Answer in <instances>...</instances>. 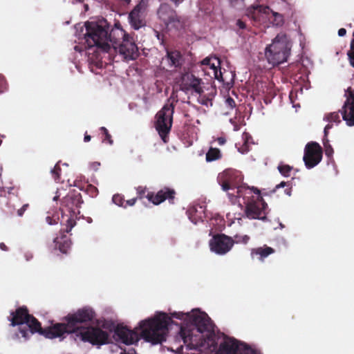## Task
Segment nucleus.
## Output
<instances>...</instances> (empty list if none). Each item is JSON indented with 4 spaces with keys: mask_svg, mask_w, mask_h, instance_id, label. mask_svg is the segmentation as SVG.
Wrapping results in <instances>:
<instances>
[{
    "mask_svg": "<svg viewBox=\"0 0 354 354\" xmlns=\"http://www.w3.org/2000/svg\"><path fill=\"white\" fill-rule=\"evenodd\" d=\"M187 88L192 89L195 93L201 95L203 93V89L201 86L202 80L200 78L196 77L195 75L191 74L187 77Z\"/></svg>",
    "mask_w": 354,
    "mask_h": 354,
    "instance_id": "25",
    "label": "nucleus"
},
{
    "mask_svg": "<svg viewBox=\"0 0 354 354\" xmlns=\"http://www.w3.org/2000/svg\"><path fill=\"white\" fill-rule=\"evenodd\" d=\"M230 5L239 10L243 8L245 6V0H229Z\"/></svg>",
    "mask_w": 354,
    "mask_h": 354,
    "instance_id": "38",
    "label": "nucleus"
},
{
    "mask_svg": "<svg viewBox=\"0 0 354 354\" xmlns=\"http://www.w3.org/2000/svg\"><path fill=\"white\" fill-rule=\"evenodd\" d=\"M291 44L285 33H279L268 46L265 55L269 64L276 66L287 61L290 53Z\"/></svg>",
    "mask_w": 354,
    "mask_h": 354,
    "instance_id": "5",
    "label": "nucleus"
},
{
    "mask_svg": "<svg viewBox=\"0 0 354 354\" xmlns=\"http://www.w3.org/2000/svg\"><path fill=\"white\" fill-rule=\"evenodd\" d=\"M274 252V249L266 245H264L263 247H259L252 249L251 251V255H258L259 261H263L266 257H268L270 254H272Z\"/></svg>",
    "mask_w": 354,
    "mask_h": 354,
    "instance_id": "26",
    "label": "nucleus"
},
{
    "mask_svg": "<svg viewBox=\"0 0 354 354\" xmlns=\"http://www.w3.org/2000/svg\"><path fill=\"white\" fill-rule=\"evenodd\" d=\"M156 33V37L158 38V40L161 41V43L162 44L163 43V37H164V35H162L160 32H159L158 31H156L155 32Z\"/></svg>",
    "mask_w": 354,
    "mask_h": 354,
    "instance_id": "51",
    "label": "nucleus"
},
{
    "mask_svg": "<svg viewBox=\"0 0 354 354\" xmlns=\"http://www.w3.org/2000/svg\"><path fill=\"white\" fill-rule=\"evenodd\" d=\"M235 239H236V243H247L250 239V237L248 235H244L243 236H236Z\"/></svg>",
    "mask_w": 354,
    "mask_h": 354,
    "instance_id": "43",
    "label": "nucleus"
},
{
    "mask_svg": "<svg viewBox=\"0 0 354 354\" xmlns=\"http://www.w3.org/2000/svg\"><path fill=\"white\" fill-rule=\"evenodd\" d=\"M222 158V153L219 149L210 147L206 153L205 160L207 162H212L220 160Z\"/></svg>",
    "mask_w": 354,
    "mask_h": 354,
    "instance_id": "28",
    "label": "nucleus"
},
{
    "mask_svg": "<svg viewBox=\"0 0 354 354\" xmlns=\"http://www.w3.org/2000/svg\"><path fill=\"white\" fill-rule=\"evenodd\" d=\"M246 15L255 23H261L268 17L273 26H281L283 24V17L279 12L272 10L268 6L263 5L252 6L246 10Z\"/></svg>",
    "mask_w": 354,
    "mask_h": 354,
    "instance_id": "7",
    "label": "nucleus"
},
{
    "mask_svg": "<svg viewBox=\"0 0 354 354\" xmlns=\"http://www.w3.org/2000/svg\"><path fill=\"white\" fill-rule=\"evenodd\" d=\"M162 65L164 68L178 69L180 68L184 64V58L179 50H166V55L162 57Z\"/></svg>",
    "mask_w": 354,
    "mask_h": 354,
    "instance_id": "18",
    "label": "nucleus"
},
{
    "mask_svg": "<svg viewBox=\"0 0 354 354\" xmlns=\"http://www.w3.org/2000/svg\"><path fill=\"white\" fill-rule=\"evenodd\" d=\"M0 249L1 250H3V251H8V247L6 245V244L4 243H0Z\"/></svg>",
    "mask_w": 354,
    "mask_h": 354,
    "instance_id": "54",
    "label": "nucleus"
},
{
    "mask_svg": "<svg viewBox=\"0 0 354 354\" xmlns=\"http://www.w3.org/2000/svg\"><path fill=\"white\" fill-rule=\"evenodd\" d=\"M353 115H354V113H353Z\"/></svg>",
    "mask_w": 354,
    "mask_h": 354,
    "instance_id": "58",
    "label": "nucleus"
},
{
    "mask_svg": "<svg viewBox=\"0 0 354 354\" xmlns=\"http://www.w3.org/2000/svg\"><path fill=\"white\" fill-rule=\"evenodd\" d=\"M112 201L115 205L126 208V205H124L125 200L122 195L119 194L113 195Z\"/></svg>",
    "mask_w": 354,
    "mask_h": 354,
    "instance_id": "34",
    "label": "nucleus"
},
{
    "mask_svg": "<svg viewBox=\"0 0 354 354\" xmlns=\"http://www.w3.org/2000/svg\"><path fill=\"white\" fill-rule=\"evenodd\" d=\"M6 88V81L4 77L0 75V93H2Z\"/></svg>",
    "mask_w": 354,
    "mask_h": 354,
    "instance_id": "45",
    "label": "nucleus"
},
{
    "mask_svg": "<svg viewBox=\"0 0 354 354\" xmlns=\"http://www.w3.org/2000/svg\"><path fill=\"white\" fill-rule=\"evenodd\" d=\"M353 36H354V32H353ZM353 55H354V38L351 41V49L347 53L348 57L353 56Z\"/></svg>",
    "mask_w": 354,
    "mask_h": 354,
    "instance_id": "46",
    "label": "nucleus"
},
{
    "mask_svg": "<svg viewBox=\"0 0 354 354\" xmlns=\"http://www.w3.org/2000/svg\"><path fill=\"white\" fill-rule=\"evenodd\" d=\"M333 127V124H328L325 128H324V138H327V136H328V131L329 130Z\"/></svg>",
    "mask_w": 354,
    "mask_h": 354,
    "instance_id": "48",
    "label": "nucleus"
},
{
    "mask_svg": "<svg viewBox=\"0 0 354 354\" xmlns=\"http://www.w3.org/2000/svg\"><path fill=\"white\" fill-rule=\"evenodd\" d=\"M55 248L62 253H66L71 247V241L66 236L55 239Z\"/></svg>",
    "mask_w": 354,
    "mask_h": 354,
    "instance_id": "27",
    "label": "nucleus"
},
{
    "mask_svg": "<svg viewBox=\"0 0 354 354\" xmlns=\"http://www.w3.org/2000/svg\"><path fill=\"white\" fill-rule=\"evenodd\" d=\"M100 130L103 135L102 142L104 143L109 144L110 145H112L113 144V140L112 136L109 133L108 129L104 127H102L100 128Z\"/></svg>",
    "mask_w": 354,
    "mask_h": 354,
    "instance_id": "31",
    "label": "nucleus"
},
{
    "mask_svg": "<svg viewBox=\"0 0 354 354\" xmlns=\"http://www.w3.org/2000/svg\"><path fill=\"white\" fill-rule=\"evenodd\" d=\"M236 25L240 29H245L246 28L245 23L241 19L236 21Z\"/></svg>",
    "mask_w": 354,
    "mask_h": 354,
    "instance_id": "49",
    "label": "nucleus"
},
{
    "mask_svg": "<svg viewBox=\"0 0 354 354\" xmlns=\"http://www.w3.org/2000/svg\"><path fill=\"white\" fill-rule=\"evenodd\" d=\"M138 198H133L129 200H127L124 202V205H126V207L127 206H133L135 205L136 202L137 201Z\"/></svg>",
    "mask_w": 354,
    "mask_h": 354,
    "instance_id": "47",
    "label": "nucleus"
},
{
    "mask_svg": "<svg viewBox=\"0 0 354 354\" xmlns=\"http://www.w3.org/2000/svg\"><path fill=\"white\" fill-rule=\"evenodd\" d=\"M323 145L325 149V154L328 157H330L333 153V149L329 144V140L328 138H324L323 139Z\"/></svg>",
    "mask_w": 354,
    "mask_h": 354,
    "instance_id": "36",
    "label": "nucleus"
},
{
    "mask_svg": "<svg viewBox=\"0 0 354 354\" xmlns=\"http://www.w3.org/2000/svg\"><path fill=\"white\" fill-rule=\"evenodd\" d=\"M187 214L189 218L194 224L203 221V218H205V207L201 205L191 207L187 210Z\"/></svg>",
    "mask_w": 354,
    "mask_h": 354,
    "instance_id": "24",
    "label": "nucleus"
},
{
    "mask_svg": "<svg viewBox=\"0 0 354 354\" xmlns=\"http://www.w3.org/2000/svg\"><path fill=\"white\" fill-rule=\"evenodd\" d=\"M148 6V0H140L129 12L128 19L131 26L133 29L138 30L145 26V17Z\"/></svg>",
    "mask_w": 354,
    "mask_h": 354,
    "instance_id": "12",
    "label": "nucleus"
},
{
    "mask_svg": "<svg viewBox=\"0 0 354 354\" xmlns=\"http://www.w3.org/2000/svg\"><path fill=\"white\" fill-rule=\"evenodd\" d=\"M85 41L88 48L97 47L101 50L109 53V46L107 44V35L109 23L105 19L85 23Z\"/></svg>",
    "mask_w": 354,
    "mask_h": 354,
    "instance_id": "4",
    "label": "nucleus"
},
{
    "mask_svg": "<svg viewBox=\"0 0 354 354\" xmlns=\"http://www.w3.org/2000/svg\"><path fill=\"white\" fill-rule=\"evenodd\" d=\"M82 203V197L80 193H70L62 200V205L73 211L75 207H79Z\"/></svg>",
    "mask_w": 354,
    "mask_h": 354,
    "instance_id": "23",
    "label": "nucleus"
},
{
    "mask_svg": "<svg viewBox=\"0 0 354 354\" xmlns=\"http://www.w3.org/2000/svg\"><path fill=\"white\" fill-rule=\"evenodd\" d=\"M199 9L205 14L210 13L213 10L212 0H201L198 3Z\"/></svg>",
    "mask_w": 354,
    "mask_h": 354,
    "instance_id": "29",
    "label": "nucleus"
},
{
    "mask_svg": "<svg viewBox=\"0 0 354 354\" xmlns=\"http://www.w3.org/2000/svg\"><path fill=\"white\" fill-rule=\"evenodd\" d=\"M242 179L243 178L241 173L232 169H225L218 176V181L223 191H233L232 192H228V196L229 194L237 195V189L243 187L239 185V183L241 182Z\"/></svg>",
    "mask_w": 354,
    "mask_h": 354,
    "instance_id": "9",
    "label": "nucleus"
},
{
    "mask_svg": "<svg viewBox=\"0 0 354 354\" xmlns=\"http://www.w3.org/2000/svg\"><path fill=\"white\" fill-rule=\"evenodd\" d=\"M129 36L122 29L120 23L116 21L111 28H109L107 44L109 46V50L111 47L114 49L118 48V46Z\"/></svg>",
    "mask_w": 354,
    "mask_h": 354,
    "instance_id": "17",
    "label": "nucleus"
},
{
    "mask_svg": "<svg viewBox=\"0 0 354 354\" xmlns=\"http://www.w3.org/2000/svg\"><path fill=\"white\" fill-rule=\"evenodd\" d=\"M198 100L202 105L206 106H212V99L205 95H203V93L200 95Z\"/></svg>",
    "mask_w": 354,
    "mask_h": 354,
    "instance_id": "35",
    "label": "nucleus"
},
{
    "mask_svg": "<svg viewBox=\"0 0 354 354\" xmlns=\"http://www.w3.org/2000/svg\"><path fill=\"white\" fill-rule=\"evenodd\" d=\"M180 335L185 344H187V346L190 349H195L199 351L209 349L214 344V340L210 335L206 338L203 335H193L190 334V331L183 328L180 329Z\"/></svg>",
    "mask_w": 354,
    "mask_h": 354,
    "instance_id": "10",
    "label": "nucleus"
},
{
    "mask_svg": "<svg viewBox=\"0 0 354 354\" xmlns=\"http://www.w3.org/2000/svg\"><path fill=\"white\" fill-rule=\"evenodd\" d=\"M171 322V317L165 313H160L153 318L142 321L140 323L141 336L153 344H160L166 340V332Z\"/></svg>",
    "mask_w": 354,
    "mask_h": 354,
    "instance_id": "3",
    "label": "nucleus"
},
{
    "mask_svg": "<svg viewBox=\"0 0 354 354\" xmlns=\"http://www.w3.org/2000/svg\"><path fill=\"white\" fill-rule=\"evenodd\" d=\"M281 187H286L284 189V193L288 195V196H291L292 192V183L290 181L285 182L282 181L279 184L277 185L274 189L273 190L275 192L277 189L281 188Z\"/></svg>",
    "mask_w": 354,
    "mask_h": 354,
    "instance_id": "30",
    "label": "nucleus"
},
{
    "mask_svg": "<svg viewBox=\"0 0 354 354\" xmlns=\"http://www.w3.org/2000/svg\"><path fill=\"white\" fill-rule=\"evenodd\" d=\"M189 319L197 327L200 333L210 331L212 329L211 319L205 313L193 310L190 314Z\"/></svg>",
    "mask_w": 354,
    "mask_h": 354,
    "instance_id": "19",
    "label": "nucleus"
},
{
    "mask_svg": "<svg viewBox=\"0 0 354 354\" xmlns=\"http://www.w3.org/2000/svg\"><path fill=\"white\" fill-rule=\"evenodd\" d=\"M91 136L85 134L84 140V142H89L91 140Z\"/></svg>",
    "mask_w": 354,
    "mask_h": 354,
    "instance_id": "56",
    "label": "nucleus"
},
{
    "mask_svg": "<svg viewBox=\"0 0 354 354\" xmlns=\"http://www.w3.org/2000/svg\"><path fill=\"white\" fill-rule=\"evenodd\" d=\"M115 335L126 345L133 344L138 341L137 333L127 326L118 324L114 329Z\"/></svg>",
    "mask_w": 354,
    "mask_h": 354,
    "instance_id": "21",
    "label": "nucleus"
},
{
    "mask_svg": "<svg viewBox=\"0 0 354 354\" xmlns=\"http://www.w3.org/2000/svg\"><path fill=\"white\" fill-rule=\"evenodd\" d=\"M346 100L341 111L342 118L347 125L354 126V89L348 87L346 91Z\"/></svg>",
    "mask_w": 354,
    "mask_h": 354,
    "instance_id": "16",
    "label": "nucleus"
},
{
    "mask_svg": "<svg viewBox=\"0 0 354 354\" xmlns=\"http://www.w3.org/2000/svg\"><path fill=\"white\" fill-rule=\"evenodd\" d=\"M119 53L127 60H134L138 55V48L129 36L124 39L121 44L118 46Z\"/></svg>",
    "mask_w": 354,
    "mask_h": 354,
    "instance_id": "20",
    "label": "nucleus"
},
{
    "mask_svg": "<svg viewBox=\"0 0 354 354\" xmlns=\"http://www.w3.org/2000/svg\"><path fill=\"white\" fill-rule=\"evenodd\" d=\"M322 148L317 142H308L305 147L303 157L306 167L311 169L317 165L322 159Z\"/></svg>",
    "mask_w": 354,
    "mask_h": 354,
    "instance_id": "13",
    "label": "nucleus"
},
{
    "mask_svg": "<svg viewBox=\"0 0 354 354\" xmlns=\"http://www.w3.org/2000/svg\"><path fill=\"white\" fill-rule=\"evenodd\" d=\"M95 317V313L88 306L78 309L73 313H68L63 318L64 323L55 324L52 326L42 328L41 323L33 315H30L26 324L27 326L19 327L21 336L28 340L30 333H38L46 338L53 339L62 337L65 333H73L82 328V324H87Z\"/></svg>",
    "mask_w": 354,
    "mask_h": 354,
    "instance_id": "1",
    "label": "nucleus"
},
{
    "mask_svg": "<svg viewBox=\"0 0 354 354\" xmlns=\"http://www.w3.org/2000/svg\"><path fill=\"white\" fill-rule=\"evenodd\" d=\"M29 207V204L26 203L24 204L20 209H19L17 212V214L19 216H23L24 212L27 210V209Z\"/></svg>",
    "mask_w": 354,
    "mask_h": 354,
    "instance_id": "44",
    "label": "nucleus"
},
{
    "mask_svg": "<svg viewBox=\"0 0 354 354\" xmlns=\"http://www.w3.org/2000/svg\"><path fill=\"white\" fill-rule=\"evenodd\" d=\"M30 314H29L28 309L26 306H20L17 308L15 311L11 312L10 315L12 316L10 319V326H21L24 324H26Z\"/></svg>",
    "mask_w": 354,
    "mask_h": 354,
    "instance_id": "22",
    "label": "nucleus"
},
{
    "mask_svg": "<svg viewBox=\"0 0 354 354\" xmlns=\"http://www.w3.org/2000/svg\"><path fill=\"white\" fill-rule=\"evenodd\" d=\"M136 192L137 196L136 198H138L139 200L146 198L155 205L160 204L167 199L170 203H174L176 195L175 190L168 187H163L156 194L153 192H148L146 194L147 187L139 186L136 188Z\"/></svg>",
    "mask_w": 354,
    "mask_h": 354,
    "instance_id": "8",
    "label": "nucleus"
},
{
    "mask_svg": "<svg viewBox=\"0 0 354 354\" xmlns=\"http://www.w3.org/2000/svg\"><path fill=\"white\" fill-rule=\"evenodd\" d=\"M81 334L83 340L93 345H104L110 342L109 334L98 327H91Z\"/></svg>",
    "mask_w": 354,
    "mask_h": 354,
    "instance_id": "15",
    "label": "nucleus"
},
{
    "mask_svg": "<svg viewBox=\"0 0 354 354\" xmlns=\"http://www.w3.org/2000/svg\"><path fill=\"white\" fill-rule=\"evenodd\" d=\"M46 221L50 225H53L56 223L55 220H53L50 216L46 217Z\"/></svg>",
    "mask_w": 354,
    "mask_h": 354,
    "instance_id": "53",
    "label": "nucleus"
},
{
    "mask_svg": "<svg viewBox=\"0 0 354 354\" xmlns=\"http://www.w3.org/2000/svg\"><path fill=\"white\" fill-rule=\"evenodd\" d=\"M219 145H223L226 142V139L224 137H219L216 139Z\"/></svg>",
    "mask_w": 354,
    "mask_h": 354,
    "instance_id": "50",
    "label": "nucleus"
},
{
    "mask_svg": "<svg viewBox=\"0 0 354 354\" xmlns=\"http://www.w3.org/2000/svg\"><path fill=\"white\" fill-rule=\"evenodd\" d=\"M50 172L55 181H58L60 179L61 167L59 162L55 165Z\"/></svg>",
    "mask_w": 354,
    "mask_h": 354,
    "instance_id": "37",
    "label": "nucleus"
},
{
    "mask_svg": "<svg viewBox=\"0 0 354 354\" xmlns=\"http://www.w3.org/2000/svg\"><path fill=\"white\" fill-rule=\"evenodd\" d=\"M86 192L92 196H96L98 194V189L97 187L92 185H89L87 186Z\"/></svg>",
    "mask_w": 354,
    "mask_h": 354,
    "instance_id": "41",
    "label": "nucleus"
},
{
    "mask_svg": "<svg viewBox=\"0 0 354 354\" xmlns=\"http://www.w3.org/2000/svg\"><path fill=\"white\" fill-rule=\"evenodd\" d=\"M190 314L191 313H177V312H174L173 313H171V317L173 318H176V319H185L187 318H189V317H190Z\"/></svg>",
    "mask_w": 354,
    "mask_h": 354,
    "instance_id": "39",
    "label": "nucleus"
},
{
    "mask_svg": "<svg viewBox=\"0 0 354 354\" xmlns=\"http://www.w3.org/2000/svg\"><path fill=\"white\" fill-rule=\"evenodd\" d=\"M324 120L329 122L339 123L341 122L338 112H333L325 115Z\"/></svg>",
    "mask_w": 354,
    "mask_h": 354,
    "instance_id": "32",
    "label": "nucleus"
},
{
    "mask_svg": "<svg viewBox=\"0 0 354 354\" xmlns=\"http://www.w3.org/2000/svg\"><path fill=\"white\" fill-rule=\"evenodd\" d=\"M242 197L245 204V214L249 219H267L268 204L260 195V191L257 188L250 189L248 187L237 189V195L229 194V198L232 203L236 201L238 198Z\"/></svg>",
    "mask_w": 354,
    "mask_h": 354,
    "instance_id": "2",
    "label": "nucleus"
},
{
    "mask_svg": "<svg viewBox=\"0 0 354 354\" xmlns=\"http://www.w3.org/2000/svg\"><path fill=\"white\" fill-rule=\"evenodd\" d=\"M346 34V30L345 28H342L339 29V30H338V35L339 37H343Z\"/></svg>",
    "mask_w": 354,
    "mask_h": 354,
    "instance_id": "52",
    "label": "nucleus"
},
{
    "mask_svg": "<svg viewBox=\"0 0 354 354\" xmlns=\"http://www.w3.org/2000/svg\"><path fill=\"white\" fill-rule=\"evenodd\" d=\"M158 18L165 24L168 28L176 30L183 28L184 21L180 17H178L176 12L167 3H162L157 12Z\"/></svg>",
    "mask_w": 354,
    "mask_h": 354,
    "instance_id": "11",
    "label": "nucleus"
},
{
    "mask_svg": "<svg viewBox=\"0 0 354 354\" xmlns=\"http://www.w3.org/2000/svg\"><path fill=\"white\" fill-rule=\"evenodd\" d=\"M225 103L226 106L230 109H233L234 108L236 107V102L231 97H227L225 101Z\"/></svg>",
    "mask_w": 354,
    "mask_h": 354,
    "instance_id": "42",
    "label": "nucleus"
},
{
    "mask_svg": "<svg viewBox=\"0 0 354 354\" xmlns=\"http://www.w3.org/2000/svg\"><path fill=\"white\" fill-rule=\"evenodd\" d=\"M174 112V104L171 102L165 104L156 115V129L164 143H167L169 141L168 134L172 126Z\"/></svg>",
    "mask_w": 354,
    "mask_h": 354,
    "instance_id": "6",
    "label": "nucleus"
},
{
    "mask_svg": "<svg viewBox=\"0 0 354 354\" xmlns=\"http://www.w3.org/2000/svg\"><path fill=\"white\" fill-rule=\"evenodd\" d=\"M351 65L354 68V55L353 56L348 57Z\"/></svg>",
    "mask_w": 354,
    "mask_h": 354,
    "instance_id": "55",
    "label": "nucleus"
},
{
    "mask_svg": "<svg viewBox=\"0 0 354 354\" xmlns=\"http://www.w3.org/2000/svg\"><path fill=\"white\" fill-rule=\"evenodd\" d=\"M102 326H103L104 328H108V327L106 326V324H104L102 325Z\"/></svg>",
    "mask_w": 354,
    "mask_h": 354,
    "instance_id": "57",
    "label": "nucleus"
},
{
    "mask_svg": "<svg viewBox=\"0 0 354 354\" xmlns=\"http://www.w3.org/2000/svg\"><path fill=\"white\" fill-rule=\"evenodd\" d=\"M277 169L281 175L285 177H288L290 176V173L292 171V167L288 165L280 164Z\"/></svg>",
    "mask_w": 354,
    "mask_h": 354,
    "instance_id": "33",
    "label": "nucleus"
},
{
    "mask_svg": "<svg viewBox=\"0 0 354 354\" xmlns=\"http://www.w3.org/2000/svg\"><path fill=\"white\" fill-rule=\"evenodd\" d=\"M201 64L202 65H205V66H209L210 68L213 69L214 73H215L216 77L217 79H218V77H217V75H216V67L215 66L214 64H212L211 63V59L210 58H208V57L205 58L201 62Z\"/></svg>",
    "mask_w": 354,
    "mask_h": 354,
    "instance_id": "40",
    "label": "nucleus"
},
{
    "mask_svg": "<svg viewBox=\"0 0 354 354\" xmlns=\"http://www.w3.org/2000/svg\"><path fill=\"white\" fill-rule=\"evenodd\" d=\"M234 243L231 237L224 234H218L210 239L209 248L216 254L223 255L231 250Z\"/></svg>",
    "mask_w": 354,
    "mask_h": 354,
    "instance_id": "14",
    "label": "nucleus"
}]
</instances>
